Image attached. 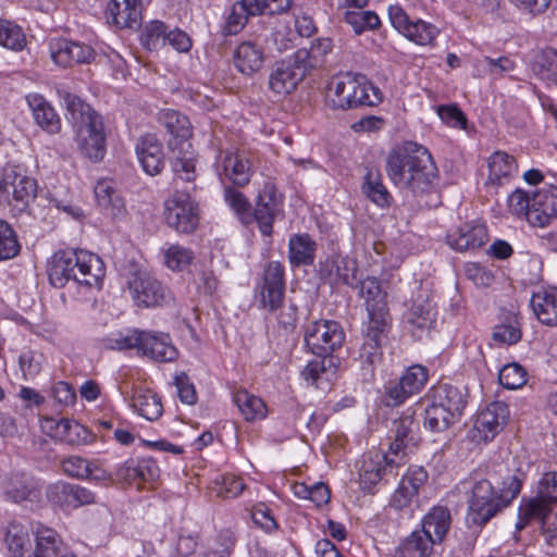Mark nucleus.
<instances>
[{"mask_svg": "<svg viewBox=\"0 0 557 557\" xmlns=\"http://www.w3.org/2000/svg\"><path fill=\"white\" fill-rule=\"evenodd\" d=\"M58 97L66 110V119L72 123L79 153L92 162L101 161L107 152L106 129L101 115L66 89H58Z\"/></svg>", "mask_w": 557, "mask_h": 557, "instance_id": "nucleus-1", "label": "nucleus"}, {"mask_svg": "<svg viewBox=\"0 0 557 557\" xmlns=\"http://www.w3.org/2000/svg\"><path fill=\"white\" fill-rule=\"evenodd\" d=\"M386 173L396 186L417 195L432 186L437 175V168L426 148L410 145L393 150L388 154Z\"/></svg>", "mask_w": 557, "mask_h": 557, "instance_id": "nucleus-2", "label": "nucleus"}, {"mask_svg": "<svg viewBox=\"0 0 557 557\" xmlns=\"http://www.w3.org/2000/svg\"><path fill=\"white\" fill-rule=\"evenodd\" d=\"M106 269L102 260L86 250L57 251L48 263V277L57 288L64 287L70 281L88 288H100Z\"/></svg>", "mask_w": 557, "mask_h": 557, "instance_id": "nucleus-3", "label": "nucleus"}, {"mask_svg": "<svg viewBox=\"0 0 557 557\" xmlns=\"http://www.w3.org/2000/svg\"><path fill=\"white\" fill-rule=\"evenodd\" d=\"M4 542L8 557H62L72 553L57 531L42 525L34 531L13 521L8 525Z\"/></svg>", "mask_w": 557, "mask_h": 557, "instance_id": "nucleus-4", "label": "nucleus"}, {"mask_svg": "<svg viewBox=\"0 0 557 557\" xmlns=\"http://www.w3.org/2000/svg\"><path fill=\"white\" fill-rule=\"evenodd\" d=\"M523 481L522 473H516L507 478L499 492H495L492 483L480 480L472 486L471 497L467 513L469 525L482 527L503 507L518 496Z\"/></svg>", "mask_w": 557, "mask_h": 557, "instance_id": "nucleus-5", "label": "nucleus"}, {"mask_svg": "<svg viewBox=\"0 0 557 557\" xmlns=\"http://www.w3.org/2000/svg\"><path fill=\"white\" fill-rule=\"evenodd\" d=\"M557 504V472L545 473L537 483L535 495L522 497L518 507L517 530L537 521L544 533L557 537V520L552 522L553 506Z\"/></svg>", "mask_w": 557, "mask_h": 557, "instance_id": "nucleus-6", "label": "nucleus"}, {"mask_svg": "<svg viewBox=\"0 0 557 557\" xmlns=\"http://www.w3.org/2000/svg\"><path fill=\"white\" fill-rule=\"evenodd\" d=\"M508 210L531 226L545 227L557 218V187L546 186L529 193L515 189L507 199Z\"/></svg>", "mask_w": 557, "mask_h": 557, "instance_id": "nucleus-7", "label": "nucleus"}, {"mask_svg": "<svg viewBox=\"0 0 557 557\" xmlns=\"http://www.w3.org/2000/svg\"><path fill=\"white\" fill-rule=\"evenodd\" d=\"M326 100L332 108L341 110L373 107L383 101V92L364 76L344 73L329 82Z\"/></svg>", "mask_w": 557, "mask_h": 557, "instance_id": "nucleus-8", "label": "nucleus"}, {"mask_svg": "<svg viewBox=\"0 0 557 557\" xmlns=\"http://www.w3.org/2000/svg\"><path fill=\"white\" fill-rule=\"evenodd\" d=\"M37 194V182L20 165L9 164L0 173V205L25 209Z\"/></svg>", "mask_w": 557, "mask_h": 557, "instance_id": "nucleus-9", "label": "nucleus"}, {"mask_svg": "<svg viewBox=\"0 0 557 557\" xmlns=\"http://www.w3.org/2000/svg\"><path fill=\"white\" fill-rule=\"evenodd\" d=\"M127 286L133 301L141 308H154L172 299L171 292L154 276L145 271L132 272Z\"/></svg>", "mask_w": 557, "mask_h": 557, "instance_id": "nucleus-10", "label": "nucleus"}, {"mask_svg": "<svg viewBox=\"0 0 557 557\" xmlns=\"http://www.w3.org/2000/svg\"><path fill=\"white\" fill-rule=\"evenodd\" d=\"M164 220L176 232L189 234L199 222L198 205L189 194L176 191L164 202Z\"/></svg>", "mask_w": 557, "mask_h": 557, "instance_id": "nucleus-11", "label": "nucleus"}, {"mask_svg": "<svg viewBox=\"0 0 557 557\" xmlns=\"http://www.w3.org/2000/svg\"><path fill=\"white\" fill-rule=\"evenodd\" d=\"M387 12L392 26L417 45H432L440 34L438 28L429 22L420 18L410 20L399 4L389 5Z\"/></svg>", "mask_w": 557, "mask_h": 557, "instance_id": "nucleus-12", "label": "nucleus"}, {"mask_svg": "<svg viewBox=\"0 0 557 557\" xmlns=\"http://www.w3.org/2000/svg\"><path fill=\"white\" fill-rule=\"evenodd\" d=\"M345 341V334L339 323L331 320H320L307 325L305 344L309 350L322 356L341 347Z\"/></svg>", "mask_w": 557, "mask_h": 557, "instance_id": "nucleus-13", "label": "nucleus"}, {"mask_svg": "<svg viewBox=\"0 0 557 557\" xmlns=\"http://www.w3.org/2000/svg\"><path fill=\"white\" fill-rule=\"evenodd\" d=\"M509 419V408L505 403L494 401L481 410L469 436L472 442L478 444L488 443L504 429Z\"/></svg>", "mask_w": 557, "mask_h": 557, "instance_id": "nucleus-14", "label": "nucleus"}, {"mask_svg": "<svg viewBox=\"0 0 557 557\" xmlns=\"http://www.w3.org/2000/svg\"><path fill=\"white\" fill-rule=\"evenodd\" d=\"M215 172L221 182L228 181L237 186L247 185L251 175L248 159L235 149L220 151L215 160Z\"/></svg>", "mask_w": 557, "mask_h": 557, "instance_id": "nucleus-15", "label": "nucleus"}, {"mask_svg": "<svg viewBox=\"0 0 557 557\" xmlns=\"http://www.w3.org/2000/svg\"><path fill=\"white\" fill-rule=\"evenodd\" d=\"M46 495L53 506L62 510L76 509L96 502L95 494L90 490L62 481L49 485Z\"/></svg>", "mask_w": 557, "mask_h": 557, "instance_id": "nucleus-16", "label": "nucleus"}, {"mask_svg": "<svg viewBox=\"0 0 557 557\" xmlns=\"http://www.w3.org/2000/svg\"><path fill=\"white\" fill-rule=\"evenodd\" d=\"M49 53L51 60L62 67L89 63L95 58L90 46L66 38H52L49 41Z\"/></svg>", "mask_w": 557, "mask_h": 557, "instance_id": "nucleus-17", "label": "nucleus"}, {"mask_svg": "<svg viewBox=\"0 0 557 557\" xmlns=\"http://www.w3.org/2000/svg\"><path fill=\"white\" fill-rule=\"evenodd\" d=\"M400 462L401 458H391L382 451H369L363 456L359 468L361 488L371 492L383 476Z\"/></svg>", "mask_w": 557, "mask_h": 557, "instance_id": "nucleus-18", "label": "nucleus"}, {"mask_svg": "<svg viewBox=\"0 0 557 557\" xmlns=\"http://www.w3.org/2000/svg\"><path fill=\"white\" fill-rule=\"evenodd\" d=\"M306 77L287 57L272 66L268 76V87L276 97L293 94Z\"/></svg>", "mask_w": 557, "mask_h": 557, "instance_id": "nucleus-19", "label": "nucleus"}, {"mask_svg": "<svg viewBox=\"0 0 557 557\" xmlns=\"http://www.w3.org/2000/svg\"><path fill=\"white\" fill-rule=\"evenodd\" d=\"M285 270L281 262H270L263 272L260 302L263 308L274 311L282 305L285 293Z\"/></svg>", "mask_w": 557, "mask_h": 557, "instance_id": "nucleus-20", "label": "nucleus"}, {"mask_svg": "<svg viewBox=\"0 0 557 557\" xmlns=\"http://www.w3.org/2000/svg\"><path fill=\"white\" fill-rule=\"evenodd\" d=\"M40 429L44 434L54 441L72 445L87 444L89 442L87 429L74 420L45 417L40 420Z\"/></svg>", "mask_w": 557, "mask_h": 557, "instance_id": "nucleus-21", "label": "nucleus"}, {"mask_svg": "<svg viewBox=\"0 0 557 557\" xmlns=\"http://www.w3.org/2000/svg\"><path fill=\"white\" fill-rule=\"evenodd\" d=\"M283 198L272 183H265L258 196L255 209V216L259 224L260 232L270 236L273 230L274 218L280 213Z\"/></svg>", "mask_w": 557, "mask_h": 557, "instance_id": "nucleus-22", "label": "nucleus"}, {"mask_svg": "<svg viewBox=\"0 0 557 557\" xmlns=\"http://www.w3.org/2000/svg\"><path fill=\"white\" fill-rule=\"evenodd\" d=\"M436 311L428 299H417L404 315L407 330L413 337L422 339L434 327Z\"/></svg>", "mask_w": 557, "mask_h": 557, "instance_id": "nucleus-23", "label": "nucleus"}, {"mask_svg": "<svg viewBox=\"0 0 557 557\" xmlns=\"http://www.w3.org/2000/svg\"><path fill=\"white\" fill-rule=\"evenodd\" d=\"M359 296L364 300L368 320L389 321L386 293L374 276H368L359 285Z\"/></svg>", "mask_w": 557, "mask_h": 557, "instance_id": "nucleus-24", "label": "nucleus"}, {"mask_svg": "<svg viewBox=\"0 0 557 557\" xmlns=\"http://www.w3.org/2000/svg\"><path fill=\"white\" fill-rule=\"evenodd\" d=\"M389 321L385 320H368L363 330V342L360 347L359 358L362 362L370 366L381 360L382 341L386 336Z\"/></svg>", "mask_w": 557, "mask_h": 557, "instance_id": "nucleus-25", "label": "nucleus"}, {"mask_svg": "<svg viewBox=\"0 0 557 557\" xmlns=\"http://www.w3.org/2000/svg\"><path fill=\"white\" fill-rule=\"evenodd\" d=\"M320 275L332 285L346 284L355 286L357 281V263L355 260L339 255L326 258L320 264Z\"/></svg>", "mask_w": 557, "mask_h": 557, "instance_id": "nucleus-26", "label": "nucleus"}, {"mask_svg": "<svg viewBox=\"0 0 557 557\" xmlns=\"http://www.w3.org/2000/svg\"><path fill=\"white\" fill-rule=\"evenodd\" d=\"M486 185L493 187L504 186L517 175L518 164L513 156L497 150L486 159Z\"/></svg>", "mask_w": 557, "mask_h": 557, "instance_id": "nucleus-27", "label": "nucleus"}, {"mask_svg": "<svg viewBox=\"0 0 557 557\" xmlns=\"http://www.w3.org/2000/svg\"><path fill=\"white\" fill-rule=\"evenodd\" d=\"M139 350L158 362H172L178 356L169 334L159 332L144 331Z\"/></svg>", "mask_w": 557, "mask_h": 557, "instance_id": "nucleus-28", "label": "nucleus"}, {"mask_svg": "<svg viewBox=\"0 0 557 557\" xmlns=\"http://www.w3.org/2000/svg\"><path fill=\"white\" fill-rule=\"evenodd\" d=\"M488 239L484 223H467L447 235V244L455 250L466 251L482 247Z\"/></svg>", "mask_w": 557, "mask_h": 557, "instance_id": "nucleus-29", "label": "nucleus"}, {"mask_svg": "<svg viewBox=\"0 0 557 557\" xmlns=\"http://www.w3.org/2000/svg\"><path fill=\"white\" fill-rule=\"evenodd\" d=\"M97 205L113 220H122L126 215L124 199L115 188L112 180H99L94 188Z\"/></svg>", "mask_w": 557, "mask_h": 557, "instance_id": "nucleus-30", "label": "nucleus"}, {"mask_svg": "<svg viewBox=\"0 0 557 557\" xmlns=\"http://www.w3.org/2000/svg\"><path fill=\"white\" fill-rule=\"evenodd\" d=\"M264 61L265 54L263 48L253 41H243L234 49V66L245 76H252L259 72L263 67Z\"/></svg>", "mask_w": 557, "mask_h": 557, "instance_id": "nucleus-31", "label": "nucleus"}, {"mask_svg": "<svg viewBox=\"0 0 557 557\" xmlns=\"http://www.w3.org/2000/svg\"><path fill=\"white\" fill-rule=\"evenodd\" d=\"M136 154L144 171L149 175H157L164 168L163 148L153 134H147L138 140Z\"/></svg>", "mask_w": 557, "mask_h": 557, "instance_id": "nucleus-32", "label": "nucleus"}, {"mask_svg": "<svg viewBox=\"0 0 557 557\" xmlns=\"http://www.w3.org/2000/svg\"><path fill=\"white\" fill-rule=\"evenodd\" d=\"M25 100L36 124L49 134H58L61 131V119L53 107L37 92L25 96Z\"/></svg>", "mask_w": 557, "mask_h": 557, "instance_id": "nucleus-33", "label": "nucleus"}, {"mask_svg": "<svg viewBox=\"0 0 557 557\" xmlns=\"http://www.w3.org/2000/svg\"><path fill=\"white\" fill-rule=\"evenodd\" d=\"M159 122L170 136L168 140L169 149H176V147L185 143H190L189 139L193 135V131L191 124L186 115L168 109L159 114Z\"/></svg>", "mask_w": 557, "mask_h": 557, "instance_id": "nucleus-34", "label": "nucleus"}, {"mask_svg": "<svg viewBox=\"0 0 557 557\" xmlns=\"http://www.w3.org/2000/svg\"><path fill=\"white\" fill-rule=\"evenodd\" d=\"M530 305L542 324L557 326V287L539 288L532 294Z\"/></svg>", "mask_w": 557, "mask_h": 557, "instance_id": "nucleus-35", "label": "nucleus"}, {"mask_svg": "<svg viewBox=\"0 0 557 557\" xmlns=\"http://www.w3.org/2000/svg\"><path fill=\"white\" fill-rule=\"evenodd\" d=\"M107 20L117 27H134L140 22V0H109Z\"/></svg>", "mask_w": 557, "mask_h": 557, "instance_id": "nucleus-36", "label": "nucleus"}, {"mask_svg": "<svg viewBox=\"0 0 557 557\" xmlns=\"http://www.w3.org/2000/svg\"><path fill=\"white\" fill-rule=\"evenodd\" d=\"M451 524L449 510L443 506L432 507L421 521V532L431 537L433 543L440 544L446 537Z\"/></svg>", "mask_w": 557, "mask_h": 557, "instance_id": "nucleus-37", "label": "nucleus"}, {"mask_svg": "<svg viewBox=\"0 0 557 557\" xmlns=\"http://www.w3.org/2000/svg\"><path fill=\"white\" fill-rule=\"evenodd\" d=\"M63 471L79 480L101 482L108 480V473L96 463L79 457L70 456L62 461Z\"/></svg>", "mask_w": 557, "mask_h": 557, "instance_id": "nucleus-38", "label": "nucleus"}, {"mask_svg": "<svg viewBox=\"0 0 557 557\" xmlns=\"http://www.w3.org/2000/svg\"><path fill=\"white\" fill-rule=\"evenodd\" d=\"M317 243L308 234H294L288 240V261L292 267L310 265L314 262Z\"/></svg>", "mask_w": 557, "mask_h": 557, "instance_id": "nucleus-39", "label": "nucleus"}, {"mask_svg": "<svg viewBox=\"0 0 557 557\" xmlns=\"http://www.w3.org/2000/svg\"><path fill=\"white\" fill-rule=\"evenodd\" d=\"M5 494L15 503L36 502L40 496L38 483L29 475L14 474L8 479Z\"/></svg>", "mask_w": 557, "mask_h": 557, "instance_id": "nucleus-40", "label": "nucleus"}, {"mask_svg": "<svg viewBox=\"0 0 557 557\" xmlns=\"http://www.w3.org/2000/svg\"><path fill=\"white\" fill-rule=\"evenodd\" d=\"M172 152L171 166L174 174L185 182H193L196 176V154L190 143H185L170 149Z\"/></svg>", "mask_w": 557, "mask_h": 557, "instance_id": "nucleus-41", "label": "nucleus"}, {"mask_svg": "<svg viewBox=\"0 0 557 557\" xmlns=\"http://www.w3.org/2000/svg\"><path fill=\"white\" fill-rule=\"evenodd\" d=\"M132 407L148 421L158 420L163 412L160 397L150 389H136L132 398Z\"/></svg>", "mask_w": 557, "mask_h": 557, "instance_id": "nucleus-42", "label": "nucleus"}, {"mask_svg": "<svg viewBox=\"0 0 557 557\" xmlns=\"http://www.w3.org/2000/svg\"><path fill=\"white\" fill-rule=\"evenodd\" d=\"M432 399L458 418L462 414L466 407V395L463 391L448 384H442L433 388Z\"/></svg>", "mask_w": 557, "mask_h": 557, "instance_id": "nucleus-43", "label": "nucleus"}, {"mask_svg": "<svg viewBox=\"0 0 557 557\" xmlns=\"http://www.w3.org/2000/svg\"><path fill=\"white\" fill-rule=\"evenodd\" d=\"M416 423L412 416L406 414L396 422L395 438L389 445V453L396 459L401 458L399 453L416 445Z\"/></svg>", "mask_w": 557, "mask_h": 557, "instance_id": "nucleus-44", "label": "nucleus"}, {"mask_svg": "<svg viewBox=\"0 0 557 557\" xmlns=\"http://www.w3.org/2000/svg\"><path fill=\"white\" fill-rule=\"evenodd\" d=\"M362 193L376 206L387 207L391 203V194L384 186L382 175L379 171L368 169L361 185Z\"/></svg>", "mask_w": 557, "mask_h": 557, "instance_id": "nucleus-45", "label": "nucleus"}, {"mask_svg": "<svg viewBox=\"0 0 557 557\" xmlns=\"http://www.w3.org/2000/svg\"><path fill=\"white\" fill-rule=\"evenodd\" d=\"M435 544L421 531H413L396 550V557H429Z\"/></svg>", "mask_w": 557, "mask_h": 557, "instance_id": "nucleus-46", "label": "nucleus"}, {"mask_svg": "<svg viewBox=\"0 0 557 557\" xmlns=\"http://www.w3.org/2000/svg\"><path fill=\"white\" fill-rule=\"evenodd\" d=\"M234 401L247 421L261 420L267 417L268 409L264 401L247 391H238Z\"/></svg>", "mask_w": 557, "mask_h": 557, "instance_id": "nucleus-47", "label": "nucleus"}, {"mask_svg": "<svg viewBox=\"0 0 557 557\" xmlns=\"http://www.w3.org/2000/svg\"><path fill=\"white\" fill-rule=\"evenodd\" d=\"M531 69L539 78L557 85V52L554 49L537 52Z\"/></svg>", "mask_w": 557, "mask_h": 557, "instance_id": "nucleus-48", "label": "nucleus"}, {"mask_svg": "<svg viewBox=\"0 0 557 557\" xmlns=\"http://www.w3.org/2000/svg\"><path fill=\"white\" fill-rule=\"evenodd\" d=\"M459 418L445 407L440 406L434 399L425 409L424 426L433 432H442L455 423Z\"/></svg>", "mask_w": 557, "mask_h": 557, "instance_id": "nucleus-49", "label": "nucleus"}, {"mask_svg": "<svg viewBox=\"0 0 557 557\" xmlns=\"http://www.w3.org/2000/svg\"><path fill=\"white\" fill-rule=\"evenodd\" d=\"M0 46L21 51L26 46V36L15 22L0 17Z\"/></svg>", "mask_w": 557, "mask_h": 557, "instance_id": "nucleus-50", "label": "nucleus"}, {"mask_svg": "<svg viewBox=\"0 0 557 557\" xmlns=\"http://www.w3.org/2000/svg\"><path fill=\"white\" fill-rule=\"evenodd\" d=\"M143 332L139 330H126L124 332L117 331L112 332L103 339V345L110 349L116 350H125L137 348L139 350V346L143 338Z\"/></svg>", "mask_w": 557, "mask_h": 557, "instance_id": "nucleus-51", "label": "nucleus"}, {"mask_svg": "<svg viewBox=\"0 0 557 557\" xmlns=\"http://www.w3.org/2000/svg\"><path fill=\"white\" fill-rule=\"evenodd\" d=\"M169 28L161 21L147 23L141 32L140 40L148 50H158L166 45Z\"/></svg>", "mask_w": 557, "mask_h": 557, "instance_id": "nucleus-52", "label": "nucleus"}, {"mask_svg": "<svg viewBox=\"0 0 557 557\" xmlns=\"http://www.w3.org/2000/svg\"><path fill=\"white\" fill-rule=\"evenodd\" d=\"M164 264L172 271H183L189 267L194 260V252L178 244L169 245L163 250Z\"/></svg>", "mask_w": 557, "mask_h": 557, "instance_id": "nucleus-53", "label": "nucleus"}, {"mask_svg": "<svg viewBox=\"0 0 557 557\" xmlns=\"http://www.w3.org/2000/svg\"><path fill=\"white\" fill-rule=\"evenodd\" d=\"M250 16L282 13L289 9L292 0H239Z\"/></svg>", "mask_w": 557, "mask_h": 557, "instance_id": "nucleus-54", "label": "nucleus"}, {"mask_svg": "<svg viewBox=\"0 0 557 557\" xmlns=\"http://www.w3.org/2000/svg\"><path fill=\"white\" fill-rule=\"evenodd\" d=\"M344 20L357 35L375 29L381 24L379 16L373 11H347Z\"/></svg>", "mask_w": 557, "mask_h": 557, "instance_id": "nucleus-55", "label": "nucleus"}, {"mask_svg": "<svg viewBox=\"0 0 557 557\" xmlns=\"http://www.w3.org/2000/svg\"><path fill=\"white\" fill-rule=\"evenodd\" d=\"M498 381L507 389H518L527 383L528 372L517 362L507 363L499 370Z\"/></svg>", "mask_w": 557, "mask_h": 557, "instance_id": "nucleus-56", "label": "nucleus"}, {"mask_svg": "<svg viewBox=\"0 0 557 557\" xmlns=\"http://www.w3.org/2000/svg\"><path fill=\"white\" fill-rule=\"evenodd\" d=\"M44 362L42 352L30 349L22 351L18 357V367L23 379L27 381L36 377L40 373Z\"/></svg>", "mask_w": 557, "mask_h": 557, "instance_id": "nucleus-57", "label": "nucleus"}, {"mask_svg": "<svg viewBox=\"0 0 557 557\" xmlns=\"http://www.w3.org/2000/svg\"><path fill=\"white\" fill-rule=\"evenodd\" d=\"M429 371L421 364L409 367L399 377L409 393L413 396L422 391L428 382Z\"/></svg>", "mask_w": 557, "mask_h": 557, "instance_id": "nucleus-58", "label": "nucleus"}, {"mask_svg": "<svg viewBox=\"0 0 557 557\" xmlns=\"http://www.w3.org/2000/svg\"><path fill=\"white\" fill-rule=\"evenodd\" d=\"M20 244L12 227L0 221V261L14 258L20 251Z\"/></svg>", "mask_w": 557, "mask_h": 557, "instance_id": "nucleus-59", "label": "nucleus"}, {"mask_svg": "<svg viewBox=\"0 0 557 557\" xmlns=\"http://www.w3.org/2000/svg\"><path fill=\"white\" fill-rule=\"evenodd\" d=\"M215 484L219 486L218 494L225 498L238 497L245 488L243 479L231 473L218 476Z\"/></svg>", "mask_w": 557, "mask_h": 557, "instance_id": "nucleus-60", "label": "nucleus"}, {"mask_svg": "<svg viewBox=\"0 0 557 557\" xmlns=\"http://www.w3.org/2000/svg\"><path fill=\"white\" fill-rule=\"evenodd\" d=\"M248 13L244 9L243 4L236 1L226 16L224 33L225 35L238 34L247 24Z\"/></svg>", "mask_w": 557, "mask_h": 557, "instance_id": "nucleus-61", "label": "nucleus"}, {"mask_svg": "<svg viewBox=\"0 0 557 557\" xmlns=\"http://www.w3.org/2000/svg\"><path fill=\"white\" fill-rule=\"evenodd\" d=\"M306 77L310 71L323 65L311 48H300L288 57Z\"/></svg>", "mask_w": 557, "mask_h": 557, "instance_id": "nucleus-62", "label": "nucleus"}, {"mask_svg": "<svg viewBox=\"0 0 557 557\" xmlns=\"http://www.w3.org/2000/svg\"><path fill=\"white\" fill-rule=\"evenodd\" d=\"M224 199L238 218L246 221L250 211V203L247 198L240 191L228 187L225 189Z\"/></svg>", "mask_w": 557, "mask_h": 557, "instance_id": "nucleus-63", "label": "nucleus"}, {"mask_svg": "<svg viewBox=\"0 0 557 557\" xmlns=\"http://www.w3.org/2000/svg\"><path fill=\"white\" fill-rule=\"evenodd\" d=\"M234 547V540L228 534L220 535L201 550L200 557H230Z\"/></svg>", "mask_w": 557, "mask_h": 557, "instance_id": "nucleus-64", "label": "nucleus"}]
</instances>
